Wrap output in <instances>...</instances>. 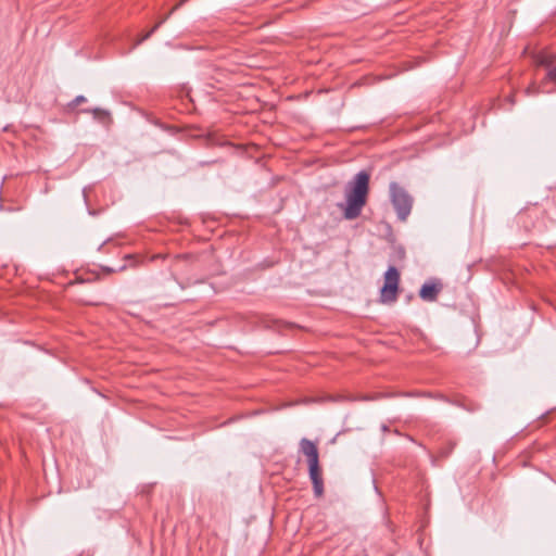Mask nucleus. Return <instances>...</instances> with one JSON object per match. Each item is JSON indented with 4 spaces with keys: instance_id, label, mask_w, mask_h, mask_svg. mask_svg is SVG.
Instances as JSON below:
<instances>
[{
    "instance_id": "obj_11",
    "label": "nucleus",
    "mask_w": 556,
    "mask_h": 556,
    "mask_svg": "<svg viewBox=\"0 0 556 556\" xmlns=\"http://www.w3.org/2000/svg\"><path fill=\"white\" fill-rule=\"evenodd\" d=\"M188 0H180L172 10L170 13H174L176 10H178L180 7H182Z\"/></svg>"
},
{
    "instance_id": "obj_14",
    "label": "nucleus",
    "mask_w": 556,
    "mask_h": 556,
    "mask_svg": "<svg viewBox=\"0 0 556 556\" xmlns=\"http://www.w3.org/2000/svg\"><path fill=\"white\" fill-rule=\"evenodd\" d=\"M172 14H173V13H170V12H169L168 14H166L164 17H162V18L156 23V25H159V27H161V25H162V24H164V23L168 20V17H169Z\"/></svg>"
},
{
    "instance_id": "obj_10",
    "label": "nucleus",
    "mask_w": 556,
    "mask_h": 556,
    "mask_svg": "<svg viewBox=\"0 0 556 556\" xmlns=\"http://www.w3.org/2000/svg\"><path fill=\"white\" fill-rule=\"evenodd\" d=\"M152 36V34L150 31L146 33L144 35H142L135 43V46H139L141 45L143 41H146L147 39H149L150 37Z\"/></svg>"
},
{
    "instance_id": "obj_8",
    "label": "nucleus",
    "mask_w": 556,
    "mask_h": 556,
    "mask_svg": "<svg viewBox=\"0 0 556 556\" xmlns=\"http://www.w3.org/2000/svg\"><path fill=\"white\" fill-rule=\"evenodd\" d=\"M87 101L85 96H77L75 97L68 104L67 110L73 111L75 110L79 104L85 103Z\"/></svg>"
},
{
    "instance_id": "obj_9",
    "label": "nucleus",
    "mask_w": 556,
    "mask_h": 556,
    "mask_svg": "<svg viewBox=\"0 0 556 556\" xmlns=\"http://www.w3.org/2000/svg\"><path fill=\"white\" fill-rule=\"evenodd\" d=\"M538 93H539V89L534 83L526 89L527 96H533V94H538Z\"/></svg>"
},
{
    "instance_id": "obj_5",
    "label": "nucleus",
    "mask_w": 556,
    "mask_h": 556,
    "mask_svg": "<svg viewBox=\"0 0 556 556\" xmlns=\"http://www.w3.org/2000/svg\"><path fill=\"white\" fill-rule=\"evenodd\" d=\"M532 59L536 66H542L546 70L542 84L552 83L556 85V53L547 51L538 52L533 54Z\"/></svg>"
},
{
    "instance_id": "obj_4",
    "label": "nucleus",
    "mask_w": 556,
    "mask_h": 556,
    "mask_svg": "<svg viewBox=\"0 0 556 556\" xmlns=\"http://www.w3.org/2000/svg\"><path fill=\"white\" fill-rule=\"evenodd\" d=\"M400 273L394 266H390L384 274V283L380 290L381 303H393L397 299Z\"/></svg>"
},
{
    "instance_id": "obj_16",
    "label": "nucleus",
    "mask_w": 556,
    "mask_h": 556,
    "mask_svg": "<svg viewBox=\"0 0 556 556\" xmlns=\"http://www.w3.org/2000/svg\"><path fill=\"white\" fill-rule=\"evenodd\" d=\"M159 28H160V27H159V25H156V24H155V25H154V26H153L149 31H150L151 34H153V33H155Z\"/></svg>"
},
{
    "instance_id": "obj_17",
    "label": "nucleus",
    "mask_w": 556,
    "mask_h": 556,
    "mask_svg": "<svg viewBox=\"0 0 556 556\" xmlns=\"http://www.w3.org/2000/svg\"><path fill=\"white\" fill-rule=\"evenodd\" d=\"M364 556H367V555H364Z\"/></svg>"
},
{
    "instance_id": "obj_2",
    "label": "nucleus",
    "mask_w": 556,
    "mask_h": 556,
    "mask_svg": "<svg viewBox=\"0 0 556 556\" xmlns=\"http://www.w3.org/2000/svg\"><path fill=\"white\" fill-rule=\"evenodd\" d=\"M300 451L307 458L308 475L313 484L314 494L316 497H320L324 494V480L321 468L319 466V453L317 445L313 441L303 438L300 441Z\"/></svg>"
},
{
    "instance_id": "obj_12",
    "label": "nucleus",
    "mask_w": 556,
    "mask_h": 556,
    "mask_svg": "<svg viewBox=\"0 0 556 556\" xmlns=\"http://www.w3.org/2000/svg\"><path fill=\"white\" fill-rule=\"evenodd\" d=\"M172 14H173V13H170V12H169L168 14H166L164 17H162V18L156 23V25H159V27H161V25H162V24H164V23L168 20V17H169Z\"/></svg>"
},
{
    "instance_id": "obj_6",
    "label": "nucleus",
    "mask_w": 556,
    "mask_h": 556,
    "mask_svg": "<svg viewBox=\"0 0 556 556\" xmlns=\"http://www.w3.org/2000/svg\"><path fill=\"white\" fill-rule=\"evenodd\" d=\"M442 289L441 283H429L426 282L419 290V296L427 302H433L437 300Z\"/></svg>"
},
{
    "instance_id": "obj_13",
    "label": "nucleus",
    "mask_w": 556,
    "mask_h": 556,
    "mask_svg": "<svg viewBox=\"0 0 556 556\" xmlns=\"http://www.w3.org/2000/svg\"><path fill=\"white\" fill-rule=\"evenodd\" d=\"M172 14H173V13H170V12H169L168 14H166L164 17H162V18L156 23V25H159V27H161V25H162V24H164V23L168 20V17H169Z\"/></svg>"
},
{
    "instance_id": "obj_1",
    "label": "nucleus",
    "mask_w": 556,
    "mask_h": 556,
    "mask_svg": "<svg viewBox=\"0 0 556 556\" xmlns=\"http://www.w3.org/2000/svg\"><path fill=\"white\" fill-rule=\"evenodd\" d=\"M369 180L370 175L366 170L358 172L353 180L346 186L345 200L346 204L344 207L343 215L346 219L352 220L357 218L363 207L367 202V195L369 192Z\"/></svg>"
},
{
    "instance_id": "obj_3",
    "label": "nucleus",
    "mask_w": 556,
    "mask_h": 556,
    "mask_svg": "<svg viewBox=\"0 0 556 556\" xmlns=\"http://www.w3.org/2000/svg\"><path fill=\"white\" fill-rule=\"evenodd\" d=\"M390 199L396 212L397 218L405 222L409 216L414 203L413 197L397 182L392 181L389 186Z\"/></svg>"
},
{
    "instance_id": "obj_15",
    "label": "nucleus",
    "mask_w": 556,
    "mask_h": 556,
    "mask_svg": "<svg viewBox=\"0 0 556 556\" xmlns=\"http://www.w3.org/2000/svg\"><path fill=\"white\" fill-rule=\"evenodd\" d=\"M172 14H173V13H170V12H169L168 14H166L164 17H162V18L156 23V25H159V27H161V25H162V24H164V23L168 20V17H169Z\"/></svg>"
},
{
    "instance_id": "obj_7",
    "label": "nucleus",
    "mask_w": 556,
    "mask_h": 556,
    "mask_svg": "<svg viewBox=\"0 0 556 556\" xmlns=\"http://www.w3.org/2000/svg\"><path fill=\"white\" fill-rule=\"evenodd\" d=\"M81 112L92 114L93 118L103 125H109L112 122L111 113L100 108L85 109Z\"/></svg>"
}]
</instances>
